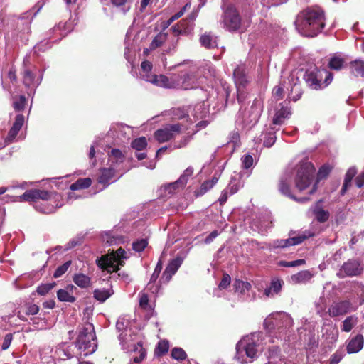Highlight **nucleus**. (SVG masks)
Returning a JSON list of instances; mask_svg holds the SVG:
<instances>
[{"mask_svg":"<svg viewBox=\"0 0 364 364\" xmlns=\"http://www.w3.org/2000/svg\"><path fill=\"white\" fill-rule=\"evenodd\" d=\"M75 344L79 350L85 351V356L96 351L97 348V337L92 323H86L80 328Z\"/></svg>","mask_w":364,"mask_h":364,"instance_id":"obj_1","label":"nucleus"},{"mask_svg":"<svg viewBox=\"0 0 364 364\" xmlns=\"http://www.w3.org/2000/svg\"><path fill=\"white\" fill-rule=\"evenodd\" d=\"M316 168L309 161L301 162L298 166L294 182L296 188L302 191L306 189L313 182Z\"/></svg>","mask_w":364,"mask_h":364,"instance_id":"obj_2","label":"nucleus"},{"mask_svg":"<svg viewBox=\"0 0 364 364\" xmlns=\"http://www.w3.org/2000/svg\"><path fill=\"white\" fill-rule=\"evenodd\" d=\"M302 78L306 86L311 90H321L326 87L332 80L333 76L327 73L324 82L321 71L317 68L307 69L303 74Z\"/></svg>","mask_w":364,"mask_h":364,"instance_id":"obj_3","label":"nucleus"},{"mask_svg":"<svg viewBox=\"0 0 364 364\" xmlns=\"http://www.w3.org/2000/svg\"><path fill=\"white\" fill-rule=\"evenodd\" d=\"M292 321L289 315L284 313H276L269 315L264 321V327L269 332L277 331L282 333L291 326Z\"/></svg>","mask_w":364,"mask_h":364,"instance_id":"obj_4","label":"nucleus"},{"mask_svg":"<svg viewBox=\"0 0 364 364\" xmlns=\"http://www.w3.org/2000/svg\"><path fill=\"white\" fill-rule=\"evenodd\" d=\"M126 252L122 247L117 249L116 251H112L111 253L102 255L97 259L96 263L98 267L102 271H107L108 273L117 272L119 268L114 267V263L116 262L117 259H125Z\"/></svg>","mask_w":364,"mask_h":364,"instance_id":"obj_5","label":"nucleus"},{"mask_svg":"<svg viewBox=\"0 0 364 364\" xmlns=\"http://www.w3.org/2000/svg\"><path fill=\"white\" fill-rule=\"evenodd\" d=\"M326 20L325 11L321 8L310 6L297 14L295 23H323Z\"/></svg>","mask_w":364,"mask_h":364,"instance_id":"obj_6","label":"nucleus"},{"mask_svg":"<svg viewBox=\"0 0 364 364\" xmlns=\"http://www.w3.org/2000/svg\"><path fill=\"white\" fill-rule=\"evenodd\" d=\"M181 127L179 123L166 124L163 128L156 130L154 137L159 143L168 141L181 132Z\"/></svg>","mask_w":364,"mask_h":364,"instance_id":"obj_7","label":"nucleus"},{"mask_svg":"<svg viewBox=\"0 0 364 364\" xmlns=\"http://www.w3.org/2000/svg\"><path fill=\"white\" fill-rule=\"evenodd\" d=\"M54 194L55 195L56 193L43 189L33 188L27 190L24 193L18 196V200L29 203H37L38 200L48 201Z\"/></svg>","mask_w":364,"mask_h":364,"instance_id":"obj_8","label":"nucleus"},{"mask_svg":"<svg viewBox=\"0 0 364 364\" xmlns=\"http://www.w3.org/2000/svg\"><path fill=\"white\" fill-rule=\"evenodd\" d=\"M363 270V268L358 259H350L343 263L336 275L340 279L346 277H355L360 275Z\"/></svg>","mask_w":364,"mask_h":364,"instance_id":"obj_9","label":"nucleus"},{"mask_svg":"<svg viewBox=\"0 0 364 364\" xmlns=\"http://www.w3.org/2000/svg\"><path fill=\"white\" fill-rule=\"evenodd\" d=\"M236 350L237 353L235 358L237 360L242 363H245L247 361L241 359L240 354L245 351L248 358L252 359L256 358L257 353V345L254 342H249L245 345H243L242 342H239L236 346Z\"/></svg>","mask_w":364,"mask_h":364,"instance_id":"obj_10","label":"nucleus"},{"mask_svg":"<svg viewBox=\"0 0 364 364\" xmlns=\"http://www.w3.org/2000/svg\"><path fill=\"white\" fill-rule=\"evenodd\" d=\"M352 304L349 300H343L333 303L328 309L331 317L343 316L350 311Z\"/></svg>","mask_w":364,"mask_h":364,"instance_id":"obj_11","label":"nucleus"},{"mask_svg":"<svg viewBox=\"0 0 364 364\" xmlns=\"http://www.w3.org/2000/svg\"><path fill=\"white\" fill-rule=\"evenodd\" d=\"M182 264V259L180 257H176L171 260L166 266L161 277L159 279L161 284L168 283L172 277L176 273Z\"/></svg>","mask_w":364,"mask_h":364,"instance_id":"obj_12","label":"nucleus"},{"mask_svg":"<svg viewBox=\"0 0 364 364\" xmlns=\"http://www.w3.org/2000/svg\"><path fill=\"white\" fill-rule=\"evenodd\" d=\"M299 33L305 37L316 36L323 29L325 24H295Z\"/></svg>","mask_w":364,"mask_h":364,"instance_id":"obj_13","label":"nucleus"},{"mask_svg":"<svg viewBox=\"0 0 364 364\" xmlns=\"http://www.w3.org/2000/svg\"><path fill=\"white\" fill-rule=\"evenodd\" d=\"M364 338L362 334H358L352 338L348 342L346 350L349 354L356 353L359 352L363 347Z\"/></svg>","mask_w":364,"mask_h":364,"instance_id":"obj_14","label":"nucleus"},{"mask_svg":"<svg viewBox=\"0 0 364 364\" xmlns=\"http://www.w3.org/2000/svg\"><path fill=\"white\" fill-rule=\"evenodd\" d=\"M218 37L211 32H205L199 38L200 45L206 49H212L218 47Z\"/></svg>","mask_w":364,"mask_h":364,"instance_id":"obj_15","label":"nucleus"},{"mask_svg":"<svg viewBox=\"0 0 364 364\" xmlns=\"http://www.w3.org/2000/svg\"><path fill=\"white\" fill-rule=\"evenodd\" d=\"M284 282L283 279L274 277L271 279L270 285L268 288L264 289V295L267 296H273L274 294H279L284 285Z\"/></svg>","mask_w":364,"mask_h":364,"instance_id":"obj_16","label":"nucleus"},{"mask_svg":"<svg viewBox=\"0 0 364 364\" xmlns=\"http://www.w3.org/2000/svg\"><path fill=\"white\" fill-rule=\"evenodd\" d=\"M279 190L282 194L294 199L296 201L304 203L309 200V198L307 197L297 198L296 196L292 195L291 193L289 183L286 178H281L279 181Z\"/></svg>","mask_w":364,"mask_h":364,"instance_id":"obj_17","label":"nucleus"},{"mask_svg":"<svg viewBox=\"0 0 364 364\" xmlns=\"http://www.w3.org/2000/svg\"><path fill=\"white\" fill-rule=\"evenodd\" d=\"M350 73L355 77H364V60L355 59L349 63Z\"/></svg>","mask_w":364,"mask_h":364,"instance_id":"obj_18","label":"nucleus"},{"mask_svg":"<svg viewBox=\"0 0 364 364\" xmlns=\"http://www.w3.org/2000/svg\"><path fill=\"white\" fill-rule=\"evenodd\" d=\"M115 169L114 168H104L100 170V176L97 178V182L107 187L109 185V181L114 176Z\"/></svg>","mask_w":364,"mask_h":364,"instance_id":"obj_19","label":"nucleus"},{"mask_svg":"<svg viewBox=\"0 0 364 364\" xmlns=\"http://www.w3.org/2000/svg\"><path fill=\"white\" fill-rule=\"evenodd\" d=\"M314 274L309 270H302L291 276V281L293 284H306L309 282Z\"/></svg>","mask_w":364,"mask_h":364,"instance_id":"obj_20","label":"nucleus"},{"mask_svg":"<svg viewBox=\"0 0 364 364\" xmlns=\"http://www.w3.org/2000/svg\"><path fill=\"white\" fill-rule=\"evenodd\" d=\"M331 170H332V168L328 164H324L319 168L318 173H317L316 182L314 184L311 191H309V194H313L316 191L318 182L321 180L327 178L328 176L331 172Z\"/></svg>","mask_w":364,"mask_h":364,"instance_id":"obj_21","label":"nucleus"},{"mask_svg":"<svg viewBox=\"0 0 364 364\" xmlns=\"http://www.w3.org/2000/svg\"><path fill=\"white\" fill-rule=\"evenodd\" d=\"M291 114L290 108L282 106L277 110L273 117L272 123L274 124H282L286 119L289 118Z\"/></svg>","mask_w":364,"mask_h":364,"instance_id":"obj_22","label":"nucleus"},{"mask_svg":"<svg viewBox=\"0 0 364 364\" xmlns=\"http://www.w3.org/2000/svg\"><path fill=\"white\" fill-rule=\"evenodd\" d=\"M45 4L44 0L38 1L35 6L33 7L32 10L28 11L21 16H20L18 20H26V21H33V17L36 16V14L40 11V10L43 8Z\"/></svg>","mask_w":364,"mask_h":364,"instance_id":"obj_23","label":"nucleus"},{"mask_svg":"<svg viewBox=\"0 0 364 364\" xmlns=\"http://www.w3.org/2000/svg\"><path fill=\"white\" fill-rule=\"evenodd\" d=\"M225 23H240V18L236 9L230 5L224 11Z\"/></svg>","mask_w":364,"mask_h":364,"instance_id":"obj_24","label":"nucleus"},{"mask_svg":"<svg viewBox=\"0 0 364 364\" xmlns=\"http://www.w3.org/2000/svg\"><path fill=\"white\" fill-rule=\"evenodd\" d=\"M73 282L80 288H88L91 285V279L87 275L76 273L73 277Z\"/></svg>","mask_w":364,"mask_h":364,"instance_id":"obj_25","label":"nucleus"},{"mask_svg":"<svg viewBox=\"0 0 364 364\" xmlns=\"http://www.w3.org/2000/svg\"><path fill=\"white\" fill-rule=\"evenodd\" d=\"M218 179L216 177H213L211 180L204 181L200 187L196 190L194 193L196 197L201 196L210 190L218 182Z\"/></svg>","mask_w":364,"mask_h":364,"instance_id":"obj_26","label":"nucleus"},{"mask_svg":"<svg viewBox=\"0 0 364 364\" xmlns=\"http://www.w3.org/2000/svg\"><path fill=\"white\" fill-rule=\"evenodd\" d=\"M92 184V180L90 178H83L77 179L70 186V190L77 191L89 188Z\"/></svg>","mask_w":364,"mask_h":364,"instance_id":"obj_27","label":"nucleus"},{"mask_svg":"<svg viewBox=\"0 0 364 364\" xmlns=\"http://www.w3.org/2000/svg\"><path fill=\"white\" fill-rule=\"evenodd\" d=\"M149 81L151 83H153L157 86H159V87H166V88L171 87V85L169 83V79L164 75H154L151 77V78L149 80Z\"/></svg>","mask_w":364,"mask_h":364,"instance_id":"obj_28","label":"nucleus"},{"mask_svg":"<svg viewBox=\"0 0 364 364\" xmlns=\"http://www.w3.org/2000/svg\"><path fill=\"white\" fill-rule=\"evenodd\" d=\"M358 318L355 316H349L345 318L342 322L341 326V331L344 332H350L353 328L356 325Z\"/></svg>","mask_w":364,"mask_h":364,"instance_id":"obj_29","label":"nucleus"},{"mask_svg":"<svg viewBox=\"0 0 364 364\" xmlns=\"http://www.w3.org/2000/svg\"><path fill=\"white\" fill-rule=\"evenodd\" d=\"M266 357L272 363V360H274L279 358L282 360L281 349L278 346H272L269 347L267 352L266 353Z\"/></svg>","mask_w":364,"mask_h":364,"instance_id":"obj_30","label":"nucleus"},{"mask_svg":"<svg viewBox=\"0 0 364 364\" xmlns=\"http://www.w3.org/2000/svg\"><path fill=\"white\" fill-rule=\"evenodd\" d=\"M167 39V33L164 32H160L159 34H157L155 38L151 41L150 46H149V50H154L156 49L157 48L162 46V44L166 41Z\"/></svg>","mask_w":364,"mask_h":364,"instance_id":"obj_31","label":"nucleus"},{"mask_svg":"<svg viewBox=\"0 0 364 364\" xmlns=\"http://www.w3.org/2000/svg\"><path fill=\"white\" fill-rule=\"evenodd\" d=\"M233 75L235 79V82L237 84H240V85H245L247 82L245 70L242 67L237 66L234 70Z\"/></svg>","mask_w":364,"mask_h":364,"instance_id":"obj_32","label":"nucleus"},{"mask_svg":"<svg viewBox=\"0 0 364 364\" xmlns=\"http://www.w3.org/2000/svg\"><path fill=\"white\" fill-rule=\"evenodd\" d=\"M168 349L169 342L167 340H161L155 348L154 354L157 357H161L168 351Z\"/></svg>","mask_w":364,"mask_h":364,"instance_id":"obj_33","label":"nucleus"},{"mask_svg":"<svg viewBox=\"0 0 364 364\" xmlns=\"http://www.w3.org/2000/svg\"><path fill=\"white\" fill-rule=\"evenodd\" d=\"M233 288L235 291L244 294L246 291H248L251 288V284L248 282H244L240 279H235L233 284Z\"/></svg>","mask_w":364,"mask_h":364,"instance_id":"obj_34","label":"nucleus"},{"mask_svg":"<svg viewBox=\"0 0 364 364\" xmlns=\"http://www.w3.org/2000/svg\"><path fill=\"white\" fill-rule=\"evenodd\" d=\"M134 350L135 352H139V355L134 356L132 358V360L134 363H141L146 357V351L145 348H143L141 342H138L136 346H135Z\"/></svg>","mask_w":364,"mask_h":364,"instance_id":"obj_35","label":"nucleus"},{"mask_svg":"<svg viewBox=\"0 0 364 364\" xmlns=\"http://www.w3.org/2000/svg\"><path fill=\"white\" fill-rule=\"evenodd\" d=\"M57 297L60 301L74 303L76 298L71 295L68 290L59 289L57 292Z\"/></svg>","mask_w":364,"mask_h":364,"instance_id":"obj_36","label":"nucleus"},{"mask_svg":"<svg viewBox=\"0 0 364 364\" xmlns=\"http://www.w3.org/2000/svg\"><path fill=\"white\" fill-rule=\"evenodd\" d=\"M108 156L109 160L115 163H122L125 159V156L119 149H112Z\"/></svg>","mask_w":364,"mask_h":364,"instance_id":"obj_37","label":"nucleus"},{"mask_svg":"<svg viewBox=\"0 0 364 364\" xmlns=\"http://www.w3.org/2000/svg\"><path fill=\"white\" fill-rule=\"evenodd\" d=\"M147 146V141L145 136L135 139L131 143V146L136 151L144 150Z\"/></svg>","mask_w":364,"mask_h":364,"instance_id":"obj_38","label":"nucleus"},{"mask_svg":"<svg viewBox=\"0 0 364 364\" xmlns=\"http://www.w3.org/2000/svg\"><path fill=\"white\" fill-rule=\"evenodd\" d=\"M344 63V60L340 57H332L328 62V67L331 70H340Z\"/></svg>","mask_w":364,"mask_h":364,"instance_id":"obj_39","label":"nucleus"},{"mask_svg":"<svg viewBox=\"0 0 364 364\" xmlns=\"http://www.w3.org/2000/svg\"><path fill=\"white\" fill-rule=\"evenodd\" d=\"M171 358L176 360H184L187 358L185 350L179 347H175L171 350Z\"/></svg>","mask_w":364,"mask_h":364,"instance_id":"obj_40","label":"nucleus"},{"mask_svg":"<svg viewBox=\"0 0 364 364\" xmlns=\"http://www.w3.org/2000/svg\"><path fill=\"white\" fill-rule=\"evenodd\" d=\"M303 94V90L300 86V85H297L294 83L293 87H291L289 97L294 102L301 99Z\"/></svg>","mask_w":364,"mask_h":364,"instance_id":"obj_41","label":"nucleus"},{"mask_svg":"<svg viewBox=\"0 0 364 364\" xmlns=\"http://www.w3.org/2000/svg\"><path fill=\"white\" fill-rule=\"evenodd\" d=\"M250 109L252 111V114L250 116L252 119H250V121L257 122L262 112L259 102L257 100H255Z\"/></svg>","mask_w":364,"mask_h":364,"instance_id":"obj_42","label":"nucleus"},{"mask_svg":"<svg viewBox=\"0 0 364 364\" xmlns=\"http://www.w3.org/2000/svg\"><path fill=\"white\" fill-rule=\"evenodd\" d=\"M111 296L109 291L106 289H95L93 296L97 301L104 302Z\"/></svg>","mask_w":364,"mask_h":364,"instance_id":"obj_43","label":"nucleus"},{"mask_svg":"<svg viewBox=\"0 0 364 364\" xmlns=\"http://www.w3.org/2000/svg\"><path fill=\"white\" fill-rule=\"evenodd\" d=\"M316 219L319 223H325L329 218V213L323 208H319L314 210Z\"/></svg>","mask_w":364,"mask_h":364,"instance_id":"obj_44","label":"nucleus"},{"mask_svg":"<svg viewBox=\"0 0 364 364\" xmlns=\"http://www.w3.org/2000/svg\"><path fill=\"white\" fill-rule=\"evenodd\" d=\"M72 264L71 260H68L65 262L63 264L59 266L55 271L53 274V277L58 278L61 277L63 274H64L68 269V268L70 267Z\"/></svg>","mask_w":364,"mask_h":364,"instance_id":"obj_45","label":"nucleus"},{"mask_svg":"<svg viewBox=\"0 0 364 364\" xmlns=\"http://www.w3.org/2000/svg\"><path fill=\"white\" fill-rule=\"evenodd\" d=\"M306 264V260L304 259H299L294 261L287 262L282 260L279 262V265L280 267H298L301 265H304Z\"/></svg>","mask_w":364,"mask_h":364,"instance_id":"obj_46","label":"nucleus"},{"mask_svg":"<svg viewBox=\"0 0 364 364\" xmlns=\"http://www.w3.org/2000/svg\"><path fill=\"white\" fill-rule=\"evenodd\" d=\"M147 245L148 240L146 239H140L132 243V248L134 251L140 252H142Z\"/></svg>","mask_w":364,"mask_h":364,"instance_id":"obj_47","label":"nucleus"},{"mask_svg":"<svg viewBox=\"0 0 364 364\" xmlns=\"http://www.w3.org/2000/svg\"><path fill=\"white\" fill-rule=\"evenodd\" d=\"M55 284H56L55 282L41 284L38 287L36 291L39 295H42V296L46 295L51 289H53V287L55 286Z\"/></svg>","mask_w":364,"mask_h":364,"instance_id":"obj_48","label":"nucleus"},{"mask_svg":"<svg viewBox=\"0 0 364 364\" xmlns=\"http://www.w3.org/2000/svg\"><path fill=\"white\" fill-rule=\"evenodd\" d=\"M162 267H163V262H162V260L161 259H159L156 264V266L154 269V271L152 275L151 276L149 284L156 282V281L158 279L159 274L162 270Z\"/></svg>","mask_w":364,"mask_h":364,"instance_id":"obj_49","label":"nucleus"},{"mask_svg":"<svg viewBox=\"0 0 364 364\" xmlns=\"http://www.w3.org/2000/svg\"><path fill=\"white\" fill-rule=\"evenodd\" d=\"M193 173V169L191 167L187 168L183 173L178 178L179 182H181V188L184 187L187 183L188 179L191 177Z\"/></svg>","mask_w":364,"mask_h":364,"instance_id":"obj_50","label":"nucleus"},{"mask_svg":"<svg viewBox=\"0 0 364 364\" xmlns=\"http://www.w3.org/2000/svg\"><path fill=\"white\" fill-rule=\"evenodd\" d=\"M35 79L34 74L29 70H26L23 73V84L26 87L31 86Z\"/></svg>","mask_w":364,"mask_h":364,"instance_id":"obj_51","label":"nucleus"},{"mask_svg":"<svg viewBox=\"0 0 364 364\" xmlns=\"http://www.w3.org/2000/svg\"><path fill=\"white\" fill-rule=\"evenodd\" d=\"M26 103L25 96L21 95L18 99L14 102V108L16 111H21L24 109Z\"/></svg>","mask_w":364,"mask_h":364,"instance_id":"obj_52","label":"nucleus"},{"mask_svg":"<svg viewBox=\"0 0 364 364\" xmlns=\"http://www.w3.org/2000/svg\"><path fill=\"white\" fill-rule=\"evenodd\" d=\"M190 8H191V4L190 3L186 4V5L178 12H177L176 14L173 15L166 21V23H173L174 21H176L178 18H179L180 17H181L184 14L185 11H187L188 9H189Z\"/></svg>","mask_w":364,"mask_h":364,"instance_id":"obj_53","label":"nucleus"},{"mask_svg":"<svg viewBox=\"0 0 364 364\" xmlns=\"http://www.w3.org/2000/svg\"><path fill=\"white\" fill-rule=\"evenodd\" d=\"M190 8H191V4L190 3L186 4V5L178 12H177L176 14L173 15L166 21V23H173L174 21H176L178 18H179L180 17H181L184 14L185 11H187L188 9H189Z\"/></svg>","mask_w":364,"mask_h":364,"instance_id":"obj_54","label":"nucleus"},{"mask_svg":"<svg viewBox=\"0 0 364 364\" xmlns=\"http://www.w3.org/2000/svg\"><path fill=\"white\" fill-rule=\"evenodd\" d=\"M39 311V306L34 304H26V309L24 311V314L27 316L29 315H36Z\"/></svg>","mask_w":364,"mask_h":364,"instance_id":"obj_55","label":"nucleus"},{"mask_svg":"<svg viewBox=\"0 0 364 364\" xmlns=\"http://www.w3.org/2000/svg\"><path fill=\"white\" fill-rule=\"evenodd\" d=\"M179 188H181V182H179L178 179L176 181H175L173 183H171L164 186V189H165L166 192H167L168 194H169V195L173 194L174 192Z\"/></svg>","mask_w":364,"mask_h":364,"instance_id":"obj_56","label":"nucleus"},{"mask_svg":"<svg viewBox=\"0 0 364 364\" xmlns=\"http://www.w3.org/2000/svg\"><path fill=\"white\" fill-rule=\"evenodd\" d=\"M230 282H231L230 276L228 273H224L223 274L222 279L218 284V288L220 290L225 289L230 286Z\"/></svg>","mask_w":364,"mask_h":364,"instance_id":"obj_57","label":"nucleus"},{"mask_svg":"<svg viewBox=\"0 0 364 364\" xmlns=\"http://www.w3.org/2000/svg\"><path fill=\"white\" fill-rule=\"evenodd\" d=\"M127 1V0H111V2L114 6L117 7H121V11L122 12L123 14H124L130 9V6L126 4Z\"/></svg>","mask_w":364,"mask_h":364,"instance_id":"obj_58","label":"nucleus"},{"mask_svg":"<svg viewBox=\"0 0 364 364\" xmlns=\"http://www.w3.org/2000/svg\"><path fill=\"white\" fill-rule=\"evenodd\" d=\"M272 95L277 101L282 100L284 96V90L279 85L275 86L273 88Z\"/></svg>","mask_w":364,"mask_h":364,"instance_id":"obj_59","label":"nucleus"},{"mask_svg":"<svg viewBox=\"0 0 364 364\" xmlns=\"http://www.w3.org/2000/svg\"><path fill=\"white\" fill-rule=\"evenodd\" d=\"M310 235H306L304 234L299 235L296 237H289L290 245H296L302 243L305 240H306Z\"/></svg>","mask_w":364,"mask_h":364,"instance_id":"obj_60","label":"nucleus"},{"mask_svg":"<svg viewBox=\"0 0 364 364\" xmlns=\"http://www.w3.org/2000/svg\"><path fill=\"white\" fill-rule=\"evenodd\" d=\"M171 114L177 119H184L188 114L181 108H174L171 110Z\"/></svg>","mask_w":364,"mask_h":364,"instance_id":"obj_61","label":"nucleus"},{"mask_svg":"<svg viewBox=\"0 0 364 364\" xmlns=\"http://www.w3.org/2000/svg\"><path fill=\"white\" fill-rule=\"evenodd\" d=\"M19 131L20 130H18V129L11 127V128L9 129L8 132L7 136L5 139V141L7 144L12 142L18 134Z\"/></svg>","mask_w":364,"mask_h":364,"instance_id":"obj_62","label":"nucleus"},{"mask_svg":"<svg viewBox=\"0 0 364 364\" xmlns=\"http://www.w3.org/2000/svg\"><path fill=\"white\" fill-rule=\"evenodd\" d=\"M74 349V345L71 344L63 350V355L66 358V359H71L75 356Z\"/></svg>","mask_w":364,"mask_h":364,"instance_id":"obj_63","label":"nucleus"},{"mask_svg":"<svg viewBox=\"0 0 364 364\" xmlns=\"http://www.w3.org/2000/svg\"><path fill=\"white\" fill-rule=\"evenodd\" d=\"M276 136L274 133H269L268 136L265 137L264 145L266 147H271L276 141Z\"/></svg>","mask_w":364,"mask_h":364,"instance_id":"obj_64","label":"nucleus"}]
</instances>
